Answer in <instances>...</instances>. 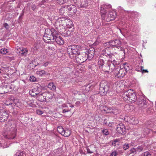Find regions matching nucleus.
I'll return each instance as SVG.
<instances>
[{"mask_svg":"<svg viewBox=\"0 0 156 156\" xmlns=\"http://www.w3.org/2000/svg\"><path fill=\"white\" fill-rule=\"evenodd\" d=\"M57 33L54 28L47 29L45 30V34L43 37V39L46 43H49V40H54V37Z\"/></svg>","mask_w":156,"mask_h":156,"instance_id":"1","label":"nucleus"},{"mask_svg":"<svg viewBox=\"0 0 156 156\" xmlns=\"http://www.w3.org/2000/svg\"><path fill=\"white\" fill-rule=\"evenodd\" d=\"M78 45H71L69 46L67 48V52L70 58H72L76 57L79 54L80 49Z\"/></svg>","mask_w":156,"mask_h":156,"instance_id":"2","label":"nucleus"},{"mask_svg":"<svg viewBox=\"0 0 156 156\" xmlns=\"http://www.w3.org/2000/svg\"><path fill=\"white\" fill-rule=\"evenodd\" d=\"M58 22H58V21H57L56 22V24L57 26L58 25V27H57L58 30L62 36L67 37L73 33L72 31L69 30V29L65 28L62 25L59 24Z\"/></svg>","mask_w":156,"mask_h":156,"instance_id":"3","label":"nucleus"},{"mask_svg":"<svg viewBox=\"0 0 156 156\" xmlns=\"http://www.w3.org/2000/svg\"><path fill=\"white\" fill-rule=\"evenodd\" d=\"M125 95H126V96H124V97L125 99L131 103L135 102L136 100V94L132 89L128 90V92L126 93Z\"/></svg>","mask_w":156,"mask_h":156,"instance_id":"4","label":"nucleus"},{"mask_svg":"<svg viewBox=\"0 0 156 156\" xmlns=\"http://www.w3.org/2000/svg\"><path fill=\"white\" fill-rule=\"evenodd\" d=\"M110 88L109 85L107 83L102 81L100 84L99 92L102 95H105L108 91Z\"/></svg>","mask_w":156,"mask_h":156,"instance_id":"5","label":"nucleus"},{"mask_svg":"<svg viewBox=\"0 0 156 156\" xmlns=\"http://www.w3.org/2000/svg\"><path fill=\"white\" fill-rule=\"evenodd\" d=\"M136 103L138 105L139 108L142 109L147 108L149 105L148 102L147 101L146 98L142 95L140 96Z\"/></svg>","mask_w":156,"mask_h":156,"instance_id":"6","label":"nucleus"},{"mask_svg":"<svg viewBox=\"0 0 156 156\" xmlns=\"http://www.w3.org/2000/svg\"><path fill=\"white\" fill-rule=\"evenodd\" d=\"M144 146L143 145H139L137 147H134L131 148L128 152L129 154L134 155L138 154L139 153L142 151L144 149Z\"/></svg>","mask_w":156,"mask_h":156,"instance_id":"7","label":"nucleus"},{"mask_svg":"<svg viewBox=\"0 0 156 156\" xmlns=\"http://www.w3.org/2000/svg\"><path fill=\"white\" fill-rule=\"evenodd\" d=\"M114 72L115 76L120 78L124 77L127 73L125 69L121 67L120 69H116L115 70Z\"/></svg>","mask_w":156,"mask_h":156,"instance_id":"8","label":"nucleus"},{"mask_svg":"<svg viewBox=\"0 0 156 156\" xmlns=\"http://www.w3.org/2000/svg\"><path fill=\"white\" fill-rule=\"evenodd\" d=\"M17 129L14 128H12L7 135L5 136L6 138L9 139H12L15 138L16 135Z\"/></svg>","mask_w":156,"mask_h":156,"instance_id":"9","label":"nucleus"},{"mask_svg":"<svg viewBox=\"0 0 156 156\" xmlns=\"http://www.w3.org/2000/svg\"><path fill=\"white\" fill-rule=\"evenodd\" d=\"M111 48L117 47L119 48V47L120 48V50L121 51L124 50L123 48L119 46L121 45L122 42L119 39H115L114 40L111 41Z\"/></svg>","mask_w":156,"mask_h":156,"instance_id":"10","label":"nucleus"},{"mask_svg":"<svg viewBox=\"0 0 156 156\" xmlns=\"http://www.w3.org/2000/svg\"><path fill=\"white\" fill-rule=\"evenodd\" d=\"M101 68L104 71L108 73H111L113 71V68L112 67V64L110 63V61H108L106 64L104 65Z\"/></svg>","mask_w":156,"mask_h":156,"instance_id":"11","label":"nucleus"},{"mask_svg":"<svg viewBox=\"0 0 156 156\" xmlns=\"http://www.w3.org/2000/svg\"><path fill=\"white\" fill-rule=\"evenodd\" d=\"M76 57V60L81 63L85 62L88 58H87L85 52L84 53L82 54L79 53Z\"/></svg>","mask_w":156,"mask_h":156,"instance_id":"12","label":"nucleus"},{"mask_svg":"<svg viewBox=\"0 0 156 156\" xmlns=\"http://www.w3.org/2000/svg\"><path fill=\"white\" fill-rule=\"evenodd\" d=\"M41 87H37L30 90L29 93L30 95L32 96H35L38 94L41 91Z\"/></svg>","mask_w":156,"mask_h":156,"instance_id":"13","label":"nucleus"},{"mask_svg":"<svg viewBox=\"0 0 156 156\" xmlns=\"http://www.w3.org/2000/svg\"><path fill=\"white\" fill-rule=\"evenodd\" d=\"M87 52H85L86 55L89 60L91 59L94 57V55L95 49L94 48H90L87 50Z\"/></svg>","mask_w":156,"mask_h":156,"instance_id":"14","label":"nucleus"},{"mask_svg":"<svg viewBox=\"0 0 156 156\" xmlns=\"http://www.w3.org/2000/svg\"><path fill=\"white\" fill-rule=\"evenodd\" d=\"M116 130L118 133L121 134L124 133L126 130L124 125L122 123L117 125Z\"/></svg>","mask_w":156,"mask_h":156,"instance_id":"15","label":"nucleus"},{"mask_svg":"<svg viewBox=\"0 0 156 156\" xmlns=\"http://www.w3.org/2000/svg\"><path fill=\"white\" fill-rule=\"evenodd\" d=\"M66 9H67L69 12L73 14H75L77 11L76 7L73 5H66Z\"/></svg>","mask_w":156,"mask_h":156,"instance_id":"16","label":"nucleus"},{"mask_svg":"<svg viewBox=\"0 0 156 156\" xmlns=\"http://www.w3.org/2000/svg\"><path fill=\"white\" fill-rule=\"evenodd\" d=\"M116 16V12L115 11H111L108 14V17L106 20V21L107 22H109L111 20H115Z\"/></svg>","mask_w":156,"mask_h":156,"instance_id":"17","label":"nucleus"},{"mask_svg":"<svg viewBox=\"0 0 156 156\" xmlns=\"http://www.w3.org/2000/svg\"><path fill=\"white\" fill-rule=\"evenodd\" d=\"M8 117V114L6 112L0 109V122H3L6 121Z\"/></svg>","mask_w":156,"mask_h":156,"instance_id":"18","label":"nucleus"},{"mask_svg":"<svg viewBox=\"0 0 156 156\" xmlns=\"http://www.w3.org/2000/svg\"><path fill=\"white\" fill-rule=\"evenodd\" d=\"M112 6L110 5H102L101 6L100 11L101 13H106L107 11L106 9L111 8Z\"/></svg>","mask_w":156,"mask_h":156,"instance_id":"19","label":"nucleus"},{"mask_svg":"<svg viewBox=\"0 0 156 156\" xmlns=\"http://www.w3.org/2000/svg\"><path fill=\"white\" fill-rule=\"evenodd\" d=\"M55 35L54 40L58 44L62 45L64 44V41L63 38L60 36H57Z\"/></svg>","mask_w":156,"mask_h":156,"instance_id":"20","label":"nucleus"},{"mask_svg":"<svg viewBox=\"0 0 156 156\" xmlns=\"http://www.w3.org/2000/svg\"><path fill=\"white\" fill-rule=\"evenodd\" d=\"M7 85L9 92H11L12 90H16L17 89V87L14 84H9Z\"/></svg>","mask_w":156,"mask_h":156,"instance_id":"21","label":"nucleus"},{"mask_svg":"<svg viewBox=\"0 0 156 156\" xmlns=\"http://www.w3.org/2000/svg\"><path fill=\"white\" fill-rule=\"evenodd\" d=\"M9 92L7 85L0 87V94Z\"/></svg>","mask_w":156,"mask_h":156,"instance_id":"22","label":"nucleus"},{"mask_svg":"<svg viewBox=\"0 0 156 156\" xmlns=\"http://www.w3.org/2000/svg\"><path fill=\"white\" fill-rule=\"evenodd\" d=\"M46 94V93H44L38 94L37 97L38 100L41 102L45 101Z\"/></svg>","mask_w":156,"mask_h":156,"instance_id":"23","label":"nucleus"},{"mask_svg":"<svg viewBox=\"0 0 156 156\" xmlns=\"http://www.w3.org/2000/svg\"><path fill=\"white\" fill-rule=\"evenodd\" d=\"M112 108L108 107L106 106H104L102 111L105 113H112Z\"/></svg>","mask_w":156,"mask_h":156,"instance_id":"24","label":"nucleus"},{"mask_svg":"<svg viewBox=\"0 0 156 156\" xmlns=\"http://www.w3.org/2000/svg\"><path fill=\"white\" fill-rule=\"evenodd\" d=\"M106 53V50H103L102 51V54L104 56H106L107 58H111L112 56L113 55V54L112 53L108 51V53Z\"/></svg>","mask_w":156,"mask_h":156,"instance_id":"25","label":"nucleus"},{"mask_svg":"<svg viewBox=\"0 0 156 156\" xmlns=\"http://www.w3.org/2000/svg\"><path fill=\"white\" fill-rule=\"evenodd\" d=\"M112 113L113 114L117 115H120L121 111L118 108L115 107H112Z\"/></svg>","mask_w":156,"mask_h":156,"instance_id":"26","label":"nucleus"},{"mask_svg":"<svg viewBox=\"0 0 156 156\" xmlns=\"http://www.w3.org/2000/svg\"><path fill=\"white\" fill-rule=\"evenodd\" d=\"M121 66L122 67V69H125L126 73L130 70L131 68V66L129 64L126 63H124Z\"/></svg>","mask_w":156,"mask_h":156,"instance_id":"27","label":"nucleus"},{"mask_svg":"<svg viewBox=\"0 0 156 156\" xmlns=\"http://www.w3.org/2000/svg\"><path fill=\"white\" fill-rule=\"evenodd\" d=\"M71 134V131L68 129H66L63 132H62V135L65 137L69 136Z\"/></svg>","mask_w":156,"mask_h":156,"instance_id":"28","label":"nucleus"},{"mask_svg":"<svg viewBox=\"0 0 156 156\" xmlns=\"http://www.w3.org/2000/svg\"><path fill=\"white\" fill-rule=\"evenodd\" d=\"M25 153L23 151L20 150L17 151L15 154V156H26Z\"/></svg>","mask_w":156,"mask_h":156,"instance_id":"29","label":"nucleus"},{"mask_svg":"<svg viewBox=\"0 0 156 156\" xmlns=\"http://www.w3.org/2000/svg\"><path fill=\"white\" fill-rule=\"evenodd\" d=\"M143 131L144 134L145 135L151 133L152 130L146 127L144 128Z\"/></svg>","mask_w":156,"mask_h":156,"instance_id":"30","label":"nucleus"},{"mask_svg":"<svg viewBox=\"0 0 156 156\" xmlns=\"http://www.w3.org/2000/svg\"><path fill=\"white\" fill-rule=\"evenodd\" d=\"M80 8H86L88 5V1L85 0H82Z\"/></svg>","mask_w":156,"mask_h":156,"instance_id":"31","label":"nucleus"},{"mask_svg":"<svg viewBox=\"0 0 156 156\" xmlns=\"http://www.w3.org/2000/svg\"><path fill=\"white\" fill-rule=\"evenodd\" d=\"M48 87L49 89L52 90H56V86L53 83H49L48 85Z\"/></svg>","mask_w":156,"mask_h":156,"instance_id":"32","label":"nucleus"},{"mask_svg":"<svg viewBox=\"0 0 156 156\" xmlns=\"http://www.w3.org/2000/svg\"><path fill=\"white\" fill-rule=\"evenodd\" d=\"M27 51H28L27 50V49L22 48L21 50L19 51V53L20 55L23 56L27 54Z\"/></svg>","mask_w":156,"mask_h":156,"instance_id":"33","label":"nucleus"},{"mask_svg":"<svg viewBox=\"0 0 156 156\" xmlns=\"http://www.w3.org/2000/svg\"><path fill=\"white\" fill-rule=\"evenodd\" d=\"M120 140L119 139H115L112 142V144L113 146H115L116 145H119Z\"/></svg>","mask_w":156,"mask_h":156,"instance_id":"34","label":"nucleus"},{"mask_svg":"<svg viewBox=\"0 0 156 156\" xmlns=\"http://www.w3.org/2000/svg\"><path fill=\"white\" fill-rule=\"evenodd\" d=\"M66 8V5L62 6L59 9V13L60 15H62L65 12V9Z\"/></svg>","mask_w":156,"mask_h":156,"instance_id":"35","label":"nucleus"},{"mask_svg":"<svg viewBox=\"0 0 156 156\" xmlns=\"http://www.w3.org/2000/svg\"><path fill=\"white\" fill-rule=\"evenodd\" d=\"M82 0H74V2L78 7L80 8Z\"/></svg>","mask_w":156,"mask_h":156,"instance_id":"36","label":"nucleus"},{"mask_svg":"<svg viewBox=\"0 0 156 156\" xmlns=\"http://www.w3.org/2000/svg\"><path fill=\"white\" fill-rule=\"evenodd\" d=\"M104 62H105L103 59L99 58L98 60V63L100 65L99 67H100V66H101L102 67L104 65Z\"/></svg>","mask_w":156,"mask_h":156,"instance_id":"37","label":"nucleus"},{"mask_svg":"<svg viewBox=\"0 0 156 156\" xmlns=\"http://www.w3.org/2000/svg\"><path fill=\"white\" fill-rule=\"evenodd\" d=\"M111 62L112 63V67L113 66V69H114V67L115 66V65H117L119 64L118 62H117L114 59H113L112 60V59L111 58V62H110V63Z\"/></svg>","mask_w":156,"mask_h":156,"instance_id":"38","label":"nucleus"},{"mask_svg":"<svg viewBox=\"0 0 156 156\" xmlns=\"http://www.w3.org/2000/svg\"><path fill=\"white\" fill-rule=\"evenodd\" d=\"M8 52V50L5 48H2L1 49L0 53L3 55H6Z\"/></svg>","mask_w":156,"mask_h":156,"instance_id":"39","label":"nucleus"},{"mask_svg":"<svg viewBox=\"0 0 156 156\" xmlns=\"http://www.w3.org/2000/svg\"><path fill=\"white\" fill-rule=\"evenodd\" d=\"M102 132L103 135L107 136L109 134V132L107 129H103L102 130Z\"/></svg>","mask_w":156,"mask_h":156,"instance_id":"40","label":"nucleus"},{"mask_svg":"<svg viewBox=\"0 0 156 156\" xmlns=\"http://www.w3.org/2000/svg\"><path fill=\"white\" fill-rule=\"evenodd\" d=\"M37 74L40 76H43L45 74V71L43 70L38 71L37 72Z\"/></svg>","mask_w":156,"mask_h":156,"instance_id":"41","label":"nucleus"},{"mask_svg":"<svg viewBox=\"0 0 156 156\" xmlns=\"http://www.w3.org/2000/svg\"><path fill=\"white\" fill-rule=\"evenodd\" d=\"M136 70L138 71H141L143 73L148 72V71H147V69L144 70V67H143V66H141L140 67V70H138L137 69V68H136Z\"/></svg>","mask_w":156,"mask_h":156,"instance_id":"42","label":"nucleus"},{"mask_svg":"<svg viewBox=\"0 0 156 156\" xmlns=\"http://www.w3.org/2000/svg\"><path fill=\"white\" fill-rule=\"evenodd\" d=\"M131 120L132 123L134 124H136L138 122V120L137 119L135 118H132L131 119Z\"/></svg>","mask_w":156,"mask_h":156,"instance_id":"43","label":"nucleus"},{"mask_svg":"<svg viewBox=\"0 0 156 156\" xmlns=\"http://www.w3.org/2000/svg\"><path fill=\"white\" fill-rule=\"evenodd\" d=\"M46 101L47 100H48L49 99H51L52 96L51 95H50L49 93H46V95H45Z\"/></svg>","mask_w":156,"mask_h":156,"instance_id":"44","label":"nucleus"},{"mask_svg":"<svg viewBox=\"0 0 156 156\" xmlns=\"http://www.w3.org/2000/svg\"><path fill=\"white\" fill-rule=\"evenodd\" d=\"M118 154V151H117L115 150L111 153L110 156H117Z\"/></svg>","mask_w":156,"mask_h":156,"instance_id":"45","label":"nucleus"},{"mask_svg":"<svg viewBox=\"0 0 156 156\" xmlns=\"http://www.w3.org/2000/svg\"><path fill=\"white\" fill-rule=\"evenodd\" d=\"M67 0H56L57 3L59 4H62L66 2Z\"/></svg>","mask_w":156,"mask_h":156,"instance_id":"46","label":"nucleus"},{"mask_svg":"<svg viewBox=\"0 0 156 156\" xmlns=\"http://www.w3.org/2000/svg\"><path fill=\"white\" fill-rule=\"evenodd\" d=\"M110 42L111 41L108 42L104 44V46L107 47L106 48H108V49L109 48H111V44H110L111 43Z\"/></svg>","mask_w":156,"mask_h":156,"instance_id":"47","label":"nucleus"},{"mask_svg":"<svg viewBox=\"0 0 156 156\" xmlns=\"http://www.w3.org/2000/svg\"><path fill=\"white\" fill-rule=\"evenodd\" d=\"M127 12L128 13L131 14L133 17L134 16L135 14L136 15L138 14V12L135 11H127Z\"/></svg>","mask_w":156,"mask_h":156,"instance_id":"48","label":"nucleus"},{"mask_svg":"<svg viewBox=\"0 0 156 156\" xmlns=\"http://www.w3.org/2000/svg\"><path fill=\"white\" fill-rule=\"evenodd\" d=\"M65 129L62 126H59L58 128V131L62 134V132H63Z\"/></svg>","mask_w":156,"mask_h":156,"instance_id":"49","label":"nucleus"},{"mask_svg":"<svg viewBox=\"0 0 156 156\" xmlns=\"http://www.w3.org/2000/svg\"><path fill=\"white\" fill-rule=\"evenodd\" d=\"M62 112L63 113L68 112H69L71 110L70 109L68 108H62Z\"/></svg>","mask_w":156,"mask_h":156,"instance_id":"50","label":"nucleus"},{"mask_svg":"<svg viewBox=\"0 0 156 156\" xmlns=\"http://www.w3.org/2000/svg\"><path fill=\"white\" fill-rule=\"evenodd\" d=\"M27 104L30 106H32L34 105V101L33 100H30L27 101Z\"/></svg>","mask_w":156,"mask_h":156,"instance_id":"51","label":"nucleus"},{"mask_svg":"<svg viewBox=\"0 0 156 156\" xmlns=\"http://www.w3.org/2000/svg\"><path fill=\"white\" fill-rule=\"evenodd\" d=\"M129 147V146L128 144H125L123 145V149L125 150H126Z\"/></svg>","mask_w":156,"mask_h":156,"instance_id":"52","label":"nucleus"},{"mask_svg":"<svg viewBox=\"0 0 156 156\" xmlns=\"http://www.w3.org/2000/svg\"><path fill=\"white\" fill-rule=\"evenodd\" d=\"M36 78L33 76H30V80L31 81L35 82L36 81Z\"/></svg>","mask_w":156,"mask_h":156,"instance_id":"53","label":"nucleus"},{"mask_svg":"<svg viewBox=\"0 0 156 156\" xmlns=\"http://www.w3.org/2000/svg\"><path fill=\"white\" fill-rule=\"evenodd\" d=\"M36 113L38 115H41L43 113V112L40 110H36Z\"/></svg>","mask_w":156,"mask_h":156,"instance_id":"54","label":"nucleus"},{"mask_svg":"<svg viewBox=\"0 0 156 156\" xmlns=\"http://www.w3.org/2000/svg\"><path fill=\"white\" fill-rule=\"evenodd\" d=\"M101 17L102 19L103 20H105L106 13H101Z\"/></svg>","mask_w":156,"mask_h":156,"instance_id":"55","label":"nucleus"},{"mask_svg":"<svg viewBox=\"0 0 156 156\" xmlns=\"http://www.w3.org/2000/svg\"><path fill=\"white\" fill-rule=\"evenodd\" d=\"M4 27L7 29H8L9 28V26L7 23H4Z\"/></svg>","mask_w":156,"mask_h":156,"instance_id":"56","label":"nucleus"},{"mask_svg":"<svg viewBox=\"0 0 156 156\" xmlns=\"http://www.w3.org/2000/svg\"><path fill=\"white\" fill-rule=\"evenodd\" d=\"M87 151V152L88 154H91L93 153V151H90V149H89V148L87 147L86 148Z\"/></svg>","mask_w":156,"mask_h":156,"instance_id":"57","label":"nucleus"},{"mask_svg":"<svg viewBox=\"0 0 156 156\" xmlns=\"http://www.w3.org/2000/svg\"><path fill=\"white\" fill-rule=\"evenodd\" d=\"M130 145L133 147H135L136 146V145L134 143V141L131 142L130 143Z\"/></svg>","mask_w":156,"mask_h":156,"instance_id":"58","label":"nucleus"},{"mask_svg":"<svg viewBox=\"0 0 156 156\" xmlns=\"http://www.w3.org/2000/svg\"><path fill=\"white\" fill-rule=\"evenodd\" d=\"M62 108H68V106L67 105L64 104L62 105Z\"/></svg>","mask_w":156,"mask_h":156,"instance_id":"59","label":"nucleus"},{"mask_svg":"<svg viewBox=\"0 0 156 156\" xmlns=\"http://www.w3.org/2000/svg\"><path fill=\"white\" fill-rule=\"evenodd\" d=\"M79 152L81 154H85V153L83 152V150L82 149H80L79 150Z\"/></svg>","mask_w":156,"mask_h":156,"instance_id":"60","label":"nucleus"},{"mask_svg":"<svg viewBox=\"0 0 156 156\" xmlns=\"http://www.w3.org/2000/svg\"><path fill=\"white\" fill-rule=\"evenodd\" d=\"M114 123V122H109V123H108V126L109 127H111L112 125Z\"/></svg>","mask_w":156,"mask_h":156,"instance_id":"61","label":"nucleus"},{"mask_svg":"<svg viewBox=\"0 0 156 156\" xmlns=\"http://www.w3.org/2000/svg\"><path fill=\"white\" fill-rule=\"evenodd\" d=\"M46 2V0H43L40 3H39V5H42L43 4H44V2Z\"/></svg>","mask_w":156,"mask_h":156,"instance_id":"62","label":"nucleus"},{"mask_svg":"<svg viewBox=\"0 0 156 156\" xmlns=\"http://www.w3.org/2000/svg\"><path fill=\"white\" fill-rule=\"evenodd\" d=\"M75 104L77 106H79L80 105V101H77L75 103Z\"/></svg>","mask_w":156,"mask_h":156,"instance_id":"63","label":"nucleus"},{"mask_svg":"<svg viewBox=\"0 0 156 156\" xmlns=\"http://www.w3.org/2000/svg\"><path fill=\"white\" fill-rule=\"evenodd\" d=\"M72 92L74 94H78V92L77 91L73 90L72 91Z\"/></svg>","mask_w":156,"mask_h":156,"instance_id":"64","label":"nucleus"}]
</instances>
